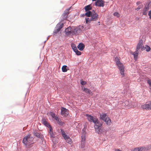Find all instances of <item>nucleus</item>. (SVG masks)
I'll list each match as a JSON object with an SVG mask.
<instances>
[{
    "instance_id": "f257e3e1",
    "label": "nucleus",
    "mask_w": 151,
    "mask_h": 151,
    "mask_svg": "<svg viewBox=\"0 0 151 151\" xmlns=\"http://www.w3.org/2000/svg\"><path fill=\"white\" fill-rule=\"evenodd\" d=\"M86 116L88 117V120L89 121L94 123V128L96 132L99 134H101L102 131L101 128L102 123L99 121L96 117H93L89 114H86Z\"/></svg>"
},
{
    "instance_id": "f03ea898",
    "label": "nucleus",
    "mask_w": 151,
    "mask_h": 151,
    "mask_svg": "<svg viewBox=\"0 0 151 151\" xmlns=\"http://www.w3.org/2000/svg\"><path fill=\"white\" fill-rule=\"evenodd\" d=\"M33 138L31 136L30 134H29L24 137L22 140V143L27 147H31V145L34 143Z\"/></svg>"
},
{
    "instance_id": "7ed1b4c3",
    "label": "nucleus",
    "mask_w": 151,
    "mask_h": 151,
    "mask_svg": "<svg viewBox=\"0 0 151 151\" xmlns=\"http://www.w3.org/2000/svg\"><path fill=\"white\" fill-rule=\"evenodd\" d=\"M115 60L116 61V65L118 66L119 69L120 70V73L122 77H124L125 76V74L124 73V67L123 65L120 62L118 58H115Z\"/></svg>"
},
{
    "instance_id": "20e7f679",
    "label": "nucleus",
    "mask_w": 151,
    "mask_h": 151,
    "mask_svg": "<svg viewBox=\"0 0 151 151\" xmlns=\"http://www.w3.org/2000/svg\"><path fill=\"white\" fill-rule=\"evenodd\" d=\"M100 119L105 122L108 125H110L111 124V120L109 118L106 114L102 113L100 114Z\"/></svg>"
},
{
    "instance_id": "39448f33",
    "label": "nucleus",
    "mask_w": 151,
    "mask_h": 151,
    "mask_svg": "<svg viewBox=\"0 0 151 151\" xmlns=\"http://www.w3.org/2000/svg\"><path fill=\"white\" fill-rule=\"evenodd\" d=\"M61 130L62 136L64 137L66 142L70 144H71L72 143V139L69 136L67 135L64 130L62 129H61Z\"/></svg>"
},
{
    "instance_id": "423d86ee",
    "label": "nucleus",
    "mask_w": 151,
    "mask_h": 151,
    "mask_svg": "<svg viewBox=\"0 0 151 151\" xmlns=\"http://www.w3.org/2000/svg\"><path fill=\"white\" fill-rule=\"evenodd\" d=\"M73 31V27H69L65 29V32L66 35H71L75 34Z\"/></svg>"
},
{
    "instance_id": "0eeeda50",
    "label": "nucleus",
    "mask_w": 151,
    "mask_h": 151,
    "mask_svg": "<svg viewBox=\"0 0 151 151\" xmlns=\"http://www.w3.org/2000/svg\"><path fill=\"white\" fill-rule=\"evenodd\" d=\"M91 19L92 21H95L98 19L99 18V16L98 14L96 13L95 11H93L91 15Z\"/></svg>"
},
{
    "instance_id": "6e6552de",
    "label": "nucleus",
    "mask_w": 151,
    "mask_h": 151,
    "mask_svg": "<svg viewBox=\"0 0 151 151\" xmlns=\"http://www.w3.org/2000/svg\"><path fill=\"white\" fill-rule=\"evenodd\" d=\"M61 115L63 116H66L69 114V111L65 108L62 107L61 109Z\"/></svg>"
},
{
    "instance_id": "1a4fd4ad",
    "label": "nucleus",
    "mask_w": 151,
    "mask_h": 151,
    "mask_svg": "<svg viewBox=\"0 0 151 151\" xmlns=\"http://www.w3.org/2000/svg\"><path fill=\"white\" fill-rule=\"evenodd\" d=\"M104 2L102 0H97L95 3V5L99 7H103L104 6Z\"/></svg>"
},
{
    "instance_id": "9d476101",
    "label": "nucleus",
    "mask_w": 151,
    "mask_h": 151,
    "mask_svg": "<svg viewBox=\"0 0 151 151\" xmlns=\"http://www.w3.org/2000/svg\"><path fill=\"white\" fill-rule=\"evenodd\" d=\"M70 9H66L64 11V13L62 15V17L64 20L66 19L67 18L68 15L69 14V10Z\"/></svg>"
},
{
    "instance_id": "9b49d317",
    "label": "nucleus",
    "mask_w": 151,
    "mask_h": 151,
    "mask_svg": "<svg viewBox=\"0 0 151 151\" xmlns=\"http://www.w3.org/2000/svg\"><path fill=\"white\" fill-rule=\"evenodd\" d=\"M143 44V40L141 39L139 40V42L137 46V47L136 50H139L141 48V50H142V47Z\"/></svg>"
},
{
    "instance_id": "f8f14e48",
    "label": "nucleus",
    "mask_w": 151,
    "mask_h": 151,
    "mask_svg": "<svg viewBox=\"0 0 151 151\" xmlns=\"http://www.w3.org/2000/svg\"><path fill=\"white\" fill-rule=\"evenodd\" d=\"M73 32L75 33L74 35H77L80 33L81 31V29L80 28V26L75 28L73 27Z\"/></svg>"
},
{
    "instance_id": "ddd939ff",
    "label": "nucleus",
    "mask_w": 151,
    "mask_h": 151,
    "mask_svg": "<svg viewBox=\"0 0 151 151\" xmlns=\"http://www.w3.org/2000/svg\"><path fill=\"white\" fill-rule=\"evenodd\" d=\"M47 119L43 118L42 119V124L45 126L48 127L50 126V124L47 122Z\"/></svg>"
},
{
    "instance_id": "4468645a",
    "label": "nucleus",
    "mask_w": 151,
    "mask_h": 151,
    "mask_svg": "<svg viewBox=\"0 0 151 151\" xmlns=\"http://www.w3.org/2000/svg\"><path fill=\"white\" fill-rule=\"evenodd\" d=\"M55 121L60 126H63L65 124V123L61 121L59 117H58L57 119H56Z\"/></svg>"
},
{
    "instance_id": "2eb2a0df",
    "label": "nucleus",
    "mask_w": 151,
    "mask_h": 151,
    "mask_svg": "<svg viewBox=\"0 0 151 151\" xmlns=\"http://www.w3.org/2000/svg\"><path fill=\"white\" fill-rule=\"evenodd\" d=\"M77 47L79 50L82 51L85 47V46L83 43H81L77 46Z\"/></svg>"
},
{
    "instance_id": "dca6fc26",
    "label": "nucleus",
    "mask_w": 151,
    "mask_h": 151,
    "mask_svg": "<svg viewBox=\"0 0 151 151\" xmlns=\"http://www.w3.org/2000/svg\"><path fill=\"white\" fill-rule=\"evenodd\" d=\"M141 107L143 109H145L146 110H150L149 109V104H145L141 106Z\"/></svg>"
},
{
    "instance_id": "f3484780",
    "label": "nucleus",
    "mask_w": 151,
    "mask_h": 151,
    "mask_svg": "<svg viewBox=\"0 0 151 151\" xmlns=\"http://www.w3.org/2000/svg\"><path fill=\"white\" fill-rule=\"evenodd\" d=\"M146 50L147 52L150 51V50L151 48L148 45H145V46H143L142 47V50Z\"/></svg>"
},
{
    "instance_id": "a211bd4d",
    "label": "nucleus",
    "mask_w": 151,
    "mask_h": 151,
    "mask_svg": "<svg viewBox=\"0 0 151 151\" xmlns=\"http://www.w3.org/2000/svg\"><path fill=\"white\" fill-rule=\"evenodd\" d=\"M49 114L52 118L55 120L57 119L58 117L54 113L52 112H50L49 113Z\"/></svg>"
},
{
    "instance_id": "6ab92c4d",
    "label": "nucleus",
    "mask_w": 151,
    "mask_h": 151,
    "mask_svg": "<svg viewBox=\"0 0 151 151\" xmlns=\"http://www.w3.org/2000/svg\"><path fill=\"white\" fill-rule=\"evenodd\" d=\"M49 114L52 118L55 120L57 119L58 117L54 113L52 112H50L49 113Z\"/></svg>"
},
{
    "instance_id": "aec40b11",
    "label": "nucleus",
    "mask_w": 151,
    "mask_h": 151,
    "mask_svg": "<svg viewBox=\"0 0 151 151\" xmlns=\"http://www.w3.org/2000/svg\"><path fill=\"white\" fill-rule=\"evenodd\" d=\"M49 114L52 118L55 120L57 119L58 117L54 113L52 112H50L49 113Z\"/></svg>"
},
{
    "instance_id": "412c9836",
    "label": "nucleus",
    "mask_w": 151,
    "mask_h": 151,
    "mask_svg": "<svg viewBox=\"0 0 151 151\" xmlns=\"http://www.w3.org/2000/svg\"><path fill=\"white\" fill-rule=\"evenodd\" d=\"M142 151H148L151 148V146L149 145L146 147H141Z\"/></svg>"
},
{
    "instance_id": "4be33fe9",
    "label": "nucleus",
    "mask_w": 151,
    "mask_h": 151,
    "mask_svg": "<svg viewBox=\"0 0 151 151\" xmlns=\"http://www.w3.org/2000/svg\"><path fill=\"white\" fill-rule=\"evenodd\" d=\"M83 90L86 93L89 94L91 95H93V93L92 92L88 89L84 88L83 89Z\"/></svg>"
},
{
    "instance_id": "5701e85b",
    "label": "nucleus",
    "mask_w": 151,
    "mask_h": 151,
    "mask_svg": "<svg viewBox=\"0 0 151 151\" xmlns=\"http://www.w3.org/2000/svg\"><path fill=\"white\" fill-rule=\"evenodd\" d=\"M34 135L37 137L42 138V135H41L40 133H38L37 132H33Z\"/></svg>"
},
{
    "instance_id": "b1692460",
    "label": "nucleus",
    "mask_w": 151,
    "mask_h": 151,
    "mask_svg": "<svg viewBox=\"0 0 151 151\" xmlns=\"http://www.w3.org/2000/svg\"><path fill=\"white\" fill-rule=\"evenodd\" d=\"M139 53L138 50H136V51L133 53V55L134 56V58L135 60H136L137 58L138 54Z\"/></svg>"
},
{
    "instance_id": "393cba45",
    "label": "nucleus",
    "mask_w": 151,
    "mask_h": 151,
    "mask_svg": "<svg viewBox=\"0 0 151 151\" xmlns=\"http://www.w3.org/2000/svg\"><path fill=\"white\" fill-rule=\"evenodd\" d=\"M149 8L147 7H145L143 9V14L144 15H146L147 13V11L148 10Z\"/></svg>"
},
{
    "instance_id": "a878e982",
    "label": "nucleus",
    "mask_w": 151,
    "mask_h": 151,
    "mask_svg": "<svg viewBox=\"0 0 151 151\" xmlns=\"http://www.w3.org/2000/svg\"><path fill=\"white\" fill-rule=\"evenodd\" d=\"M86 13H85V15L87 17H90L91 15L92 12L90 11H86Z\"/></svg>"
},
{
    "instance_id": "bb28decb",
    "label": "nucleus",
    "mask_w": 151,
    "mask_h": 151,
    "mask_svg": "<svg viewBox=\"0 0 151 151\" xmlns=\"http://www.w3.org/2000/svg\"><path fill=\"white\" fill-rule=\"evenodd\" d=\"M85 9L86 11H89L91 9V7L90 5H88L85 7Z\"/></svg>"
},
{
    "instance_id": "cd10ccee",
    "label": "nucleus",
    "mask_w": 151,
    "mask_h": 151,
    "mask_svg": "<svg viewBox=\"0 0 151 151\" xmlns=\"http://www.w3.org/2000/svg\"><path fill=\"white\" fill-rule=\"evenodd\" d=\"M67 66L64 65L62 66V71L63 72H65L67 71Z\"/></svg>"
},
{
    "instance_id": "c85d7f7f",
    "label": "nucleus",
    "mask_w": 151,
    "mask_h": 151,
    "mask_svg": "<svg viewBox=\"0 0 151 151\" xmlns=\"http://www.w3.org/2000/svg\"><path fill=\"white\" fill-rule=\"evenodd\" d=\"M131 151H142L141 147H137L131 150Z\"/></svg>"
},
{
    "instance_id": "c756f323",
    "label": "nucleus",
    "mask_w": 151,
    "mask_h": 151,
    "mask_svg": "<svg viewBox=\"0 0 151 151\" xmlns=\"http://www.w3.org/2000/svg\"><path fill=\"white\" fill-rule=\"evenodd\" d=\"M64 24L59 23L57 24V28H60L61 29L63 26Z\"/></svg>"
},
{
    "instance_id": "7c9ffc66",
    "label": "nucleus",
    "mask_w": 151,
    "mask_h": 151,
    "mask_svg": "<svg viewBox=\"0 0 151 151\" xmlns=\"http://www.w3.org/2000/svg\"><path fill=\"white\" fill-rule=\"evenodd\" d=\"M71 46L72 48V49L74 51V50H76L77 49V47H76V45L74 44L73 43H72L71 44Z\"/></svg>"
},
{
    "instance_id": "2f4dec72",
    "label": "nucleus",
    "mask_w": 151,
    "mask_h": 151,
    "mask_svg": "<svg viewBox=\"0 0 151 151\" xmlns=\"http://www.w3.org/2000/svg\"><path fill=\"white\" fill-rule=\"evenodd\" d=\"M86 140V136L84 134H83L81 136V142H85Z\"/></svg>"
},
{
    "instance_id": "473e14b6",
    "label": "nucleus",
    "mask_w": 151,
    "mask_h": 151,
    "mask_svg": "<svg viewBox=\"0 0 151 151\" xmlns=\"http://www.w3.org/2000/svg\"><path fill=\"white\" fill-rule=\"evenodd\" d=\"M91 19V17L89 18H87L86 19V24L89 23L91 21H92Z\"/></svg>"
},
{
    "instance_id": "72a5a7b5",
    "label": "nucleus",
    "mask_w": 151,
    "mask_h": 151,
    "mask_svg": "<svg viewBox=\"0 0 151 151\" xmlns=\"http://www.w3.org/2000/svg\"><path fill=\"white\" fill-rule=\"evenodd\" d=\"M74 51L76 52V54L77 55H80L81 54V52L79 51L77 49L76 50H74Z\"/></svg>"
},
{
    "instance_id": "f704fd0d",
    "label": "nucleus",
    "mask_w": 151,
    "mask_h": 151,
    "mask_svg": "<svg viewBox=\"0 0 151 151\" xmlns=\"http://www.w3.org/2000/svg\"><path fill=\"white\" fill-rule=\"evenodd\" d=\"M49 133L50 134V137H54V134L52 132H49Z\"/></svg>"
},
{
    "instance_id": "c9c22d12",
    "label": "nucleus",
    "mask_w": 151,
    "mask_h": 151,
    "mask_svg": "<svg viewBox=\"0 0 151 151\" xmlns=\"http://www.w3.org/2000/svg\"><path fill=\"white\" fill-rule=\"evenodd\" d=\"M114 15L117 17H119L120 16L118 12H114Z\"/></svg>"
},
{
    "instance_id": "e433bc0d",
    "label": "nucleus",
    "mask_w": 151,
    "mask_h": 151,
    "mask_svg": "<svg viewBox=\"0 0 151 151\" xmlns=\"http://www.w3.org/2000/svg\"><path fill=\"white\" fill-rule=\"evenodd\" d=\"M60 29V28H57V29L54 31L53 33L54 34H56L58 32H59Z\"/></svg>"
},
{
    "instance_id": "4c0bfd02",
    "label": "nucleus",
    "mask_w": 151,
    "mask_h": 151,
    "mask_svg": "<svg viewBox=\"0 0 151 151\" xmlns=\"http://www.w3.org/2000/svg\"><path fill=\"white\" fill-rule=\"evenodd\" d=\"M85 146V142H81V147L82 148H83Z\"/></svg>"
},
{
    "instance_id": "58836bf2",
    "label": "nucleus",
    "mask_w": 151,
    "mask_h": 151,
    "mask_svg": "<svg viewBox=\"0 0 151 151\" xmlns=\"http://www.w3.org/2000/svg\"><path fill=\"white\" fill-rule=\"evenodd\" d=\"M142 6H139L138 7L135 9V10L137 11H138L140 9H141L142 7Z\"/></svg>"
},
{
    "instance_id": "ea45409f",
    "label": "nucleus",
    "mask_w": 151,
    "mask_h": 151,
    "mask_svg": "<svg viewBox=\"0 0 151 151\" xmlns=\"http://www.w3.org/2000/svg\"><path fill=\"white\" fill-rule=\"evenodd\" d=\"M147 82L149 84L150 86H151V80L149 79L147 80Z\"/></svg>"
},
{
    "instance_id": "a19ab883",
    "label": "nucleus",
    "mask_w": 151,
    "mask_h": 151,
    "mask_svg": "<svg viewBox=\"0 0 151 151\" xmlns=\"http://www.w3.org/2000/svg\"><path fill=\"white\" fill-rule=\"evenodd\" d=\"M48 127L49 129V132H52L53 131L52 128L50 125V126Z\"/></svg>"
},
{
    "instance_id": "79ce46f5",
    "label": "nucleus",
    "mask_w": 151,
    "mask_h": 151,
    "mask_svg": "<svg viewBox=\"0 0 151 151\" xmlns=\"http://www.w3.org/2000/svg\"><path fill=\"white\" fill-rule=\"evenodd\" d=\"M129 104V101H126L124 102V106H127Z\"/></svg>"
},
{
    "instance_id": "37998d69",
    "label": "nucleus",
    "mask_w": 151,
    "mask_h": 151,
    "mask_svg": "<svg viewBox=\"0 0 151 151\" xmlns=\"http://www.w3.org/2000/svg\"><path fill=\"white\" fill-rule=\"evenodd\" d=\"M81 83L82 85H84L86 84V81H81Z\"/></svg>"
},
{
    "instance_id": "c03bdc74",
    "label": "nucleus",
    "mask_w": 151,
    "mask_h": 151,
    "mask_svg": "<svg viewBox=\"0 0 151 151\" xmlns=\"http://www.w3.org/2000/svg\"><path fill=\"white\" fill-rule=\"evenodd\" d=\"M148 15L149 16L150 19H151V10L149 12Z\"/></svg>"
},
{
    "instance_id": "a18cd8bd",
    "label": "nucleus",
    "mask_w": 151,
    "mask_h": 151,
    "mask_svg": "<svg viewBox=\"0 0 151 151\" xmlns=\"http://www.w3.org/2000/svg\"><path fill=\"white\" fill-rule=\"evenodd\" d=\"M149 109H150V110L151 109V102L149 104Z\"/></svg>"
},
{
    "instance_id": "49530a36",
    "label": "nucleus",
    "mask_w": 151,
    "mask_h": 151,
    "mask_svg": "<svg viewBox=\"0 0 151 151\" xmlns=\"http://www.w3.org/2000/svg\"><path fill=\"white\" fill-rule=\"evenodd\" d=\"M136 4H137V5H139L140 4V2H137Z\"/></svg>"
},
{
    "instance_id": "de8ad7c7",
    "label": "nucleus",
    "mask_w": 151,
    "mask_h": 151,
    "mask_svg": "<svg viewBox=\"0 0 151 151\" xmlns=\"http://www.w3.org/2000/svg\"><path fill=\"white\" fill-rule=\"evenodd\" d=\"M96 0H92V1H96Z\"/></svg>"
}]
</instances>
